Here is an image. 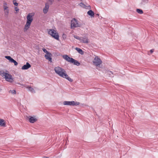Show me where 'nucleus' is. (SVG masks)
I'll use <instances>...</instances> for the list:
<instances>
[{"label": "nucleus", "mask_w": 158, "mask_h": 158, "mask_svg": "<svg viewBox=\"0 0 158 158\" xmlns=\"http://www.w3.org/2000/svg\"><path fill=\"white\" fill-rule=\"evenodd\" d=\"M54 70L55 73L60 77L66 78L70 82L73 81V80L69 76L66 71L62 68L57 66L54 68Z\"/></svg>", "instance_id": "1"}, {"label": "nucleus", "mask_w": 158, "mask_h": 158, "mask_svg": "<svg viewBox=\"0 0 158 158\" xmlns=\"http://www.w3.org/2000/svg\"><path fill=\"white\" fill-rule=\"evenodd\" d=\"M0 75L3 77L6 81L11 83L13 81L12 76L8 73H5L3 71H0Z\"/></svg>", "instance_id": "2"}, {"label": "nucleus", "mask_w": 158, "mask_h": 158, "mask_svg": "<svg viewBox=\"0 0 158 158\" xmlns=\"http://www.w3.org/2000/svg\"><path fill=\"white\" fill-rule=\"evenodd\" d=\"M48 33L56 40L59 39V36L56 31L53 29H50Z\"/></svg>", "instance_id": "3"}, {"label": "nucleus", "mask_w": 158, "mask_h": 158, "mask_svg": "<svg viewBox=\"0 0 158 158\" xmlns=\"http://www.w3.org/2000/svg\"><path fill=\"white\" fill-rule=\"evenodd\" d=\"M71 26L72 28L79 27V24H78V21L75 19L73 18L71 21Z\"/></svg>", "instance_id": "4"}, {"label": "nucleus", "mask_w": 158, "mask_h": 158, "mask_svg": "<svg viewBox=\"0 0 158 158\" xmlns=\"http://www.w3.org/2000/svg\"><path fill=\"white\" fill-rule=\"evenodd\" d=\"M64 105L69 106H77L79 105L80 103L78 102H75L74 101H65L63 102Z\"/></svg>", "instance_id": "5"}, {"label": "nucleus", "mask_w": 158, "mask_h": 158, "mask_svg": "<svg viewBox=\"0 0 158 158\" xmlns=\"http://www.w3.org/2000/svg\"><path fill=\"white\" fill-rule=\"evenodd\" d=\"M93 64L96 66H98L102 63L101 60L98 56H96L93 61Z\"/></svg>", "instance_id": "6"}, {"label": "nucleus", "mask_w": 158, "mask_h": 158, "mask_svg": "<svg viewBox=\"0 0 158 158\" xmlns=\"http://www.w3.org/2000/svg\"><path fill=\"white\" fill-rule=\"evenodd\" d=\"M33 15H32V13H29L28 14L27 16V22L28 23H31L33 20Z\"/></svg>", "instance_id": "7"}, {"label": "nucleus", "mask_w": 158, "mask_h": 158, "mask_svg": "<svg viewBox=\"0 0 158 158\" xmlns=\"http://www.w3.org/2000/svg\"><path fill=\"white\" fill-rule=\"evenodd\" d=\"M62 57L66 60L71 63L72 61L73 60V58L70 57L66 55H63Z\"/></svg>", "instance_id": "8"}, {"label": "nucleus", "mask_w": 158, "mask_h": 158, "mask_svg": "<svg viewBox=\"0 0 158 158\" xmlns=\"http://www.w3.org/2000/svg\"><path fill=\"white\" fill-rule=\"evenodd\" d=\"M27 119H28L29 122L31 123H34L37 121V119L36 118L31 116H27Z\"/></svg>", "instance_id": "9"}, {"label": "nucleus", "mask_w": 158, "mask_h": 158, "mask_svg": "<svg viewBox=\"0 0 158 158\" xmlns=\"http://www.w3.org/2000/svg\"><path fill=\"white\" fill-rule=\"evenodd\" d=\"M80 41L82 43H88L89 42V40L87 37L84 36L81 37Z\"/></svg>", "instance_id": "10"}, {"label": "nucleus", "mask_w": 158, "mask_h": 158, "mask_svg": "<svg viewBox=\"0 0 158 158\" xmlns=\"http://www.w3.org/2000/svg\"><path fill=\"white\" fill-rule=\"evenodd\" d=\"M49 7V4L48 3H46L45 6L43 9V12L44 14H46L48 10Z\"/></svg>", "instance_id": "11"}, {"label": "nucleus", "mask_w": 158, "mask_h": 158, "mask_svg": "<svg viewBox=\"0 0 158 158\" xmlns=\"http://www.w3.org/2000/svg\"><path fill=\"white\" fill-rule=\"evenodd\" d=\"M52 56V54L50 52H49L48 53L45 55V57L46 59L51 62L52 61V58H51Z\"/></svg>", "instance_id": "12"}, {"label": "nucleus", "mask_w": 158, "mask_h": 158, "mask_svg": "<svg viewBox=\"0 0 158 158\" xmlns=\"http://www.w3.org/2000/svg\"><path fill=\"white\" fill-rule=\"evenodd\" d=\"M31 67V65L28 62L26 63V64L23 65L22 67V70L27 69L30 68Z\"/></svg>", "instance_id": "13"}, {"label": "nucleus", "mask_w": 158, "mask_h": 158, "mask_svg": "<svg viewBox=\"0 0 158 158\" xmlns=\"http://www.w3.org/2000/svg\"><path fill=\"white\" fill-rule=\"evenodd\" d=\"M31 24V23H26L24 28V31L25 32L27 31V30L29 28Z\"/></svg>", "instance_id": "14"}, {"label": "nucleus", "mask_w": 158, "mask_h": 158, "mask_svg": "<svg viewBox=\"0 0 158 158\" xmlns=\"http://www.w3.org/2000/svg\"><path fill=\"white\" fill-rule=\"evenodd\" d=\"M73 60L72 61L71 63H73L74 64L77 66H79L80 64V63L77 60L74 59H73Z\"/></svg>", "instance_id": "15"}, {"label": "nucleus", "mask_w": 158, "mask_h": 158, "mask_svg": "<svg viewBox=\"0 0 158 158\" xmlns=\"http://www.w3.org/2000/svg\"><path fill=\"white\" fill-rule=\"evenodd\" d=\"M0 126L2 127H5L6 126V123L3 119H0Z\"/></svg>", "instance_id": "16"}, {"label": "nucleus", "mask_w": 158, "mask_h": 158, "mask_svg": "<svg viewBox=\"0 0 158 158\" xmlns=\"http://www.w3.org/2000/svg\"><path fill=\"white\" fill-rule=\"evenodd\" d=\"M87 14L89 15L91 17H94V12L92 10H89L87 12Z\"/></svg>", "instance_id": "17"}, {"label": "nucleus", "mask_w": 158, "mask_h": 158, "mask_svg": "<svg viewBox=\"0 0 158 158\" xmlns=\"http://www.w3.org/2000/svg\"><path fill=\"white\" fill-rule=\"evenodd\" d=\"M27 88L32 93H35V91L34 90V89L31 87L30 86H28L27 87Z\"/></svg>", "instance_id": "18"}, {"label": "nucleus", "mask_w": 158, "mask_h": 158, "mask_svg": "<svg viewBox=\"0 0 158 158\" xmlns=\"http://www.w3.org/2000/svg\"><path fill=\"white\" fill-rule=\"evenodd\" d=\"M4 9L5 15H7L9 13V10L8 9V7L6 6H4Z\"/></svg>", "instance_id": "19"}, {"label": "nucleus", "mask_w": 158, "mask_h": 158, "mask_svg": "<svg viewBox=\"0 0 158 158\" xmlns=\"http://www.w3.org/2000/svg\"><path fill=\"white\" fill-rule=\"evenodd\" d=\"M75 49L80 54H83V51L80 48H76Z\"/></svg>", "instance_id": "20"}, {"label": "nucleus", "mask_w": 158, "mask_h": 158, "mask_svg": "<svg viewBox=\"0 0 158 158\" xmlns=\"http://www.w3.org/2000/svg\"><path fill=\"white\" fill-rule=\"evenodd\" d=\"M5 58L9 60L10 62H11L13 58H12L10 56H6Z\"/></svg>", "instance_id": "21"}, {"label": "nucleus", "mask_w": 158, "mask_h": 158, "mask_svg": "<svg viewBox=\"0 0 158 158\" xmlns=\"http://www.w3.org/2000/svg\"><path fill=\"white\" fill-rule=\"evenodd\" d=\"M136 11L139 14H142L143 13V10L140 9H136Z\"/></svg>", "instance_id": "22"}, {"label": "nucleus", "mask_w": 158, "mask_h": 158, "mask_svg": "<svg viewBox=\"0 0 158 158\" xmlns=\"http://www.w3.org/2000/svg\"><path fill=\"white\" fill-rule=\"evenodd\" d=\"M11 63H14V65L15 66H16L18 65V63L15 61V60L14 59H13L12 60H11V61L10 62Z\"/></svg>", "instance_id": "23"}, {"label": "nucleus", "mask_w": 158, "mask_h": 158, "mask_svg": "<svg viewBox=\"0 0 158 158\" xmlns=\"http://www.w3.org/2000/svg\"><path fill=\"white\" fill-rule=\"evenodd\" d=\"M148 0H142V2H141V4H144L145 3H148Z\"/></svg>", "instance_id": "24"}, {"label": "nucleus", "mask_w": 158, "mask_h": 158, "mask_svg": "<svg viewBox=\"0 0 158 158\" xmlns=\"http://www.w3.org/2000/svg\"><path fill=\"white\" fill-rule=\"evenodd\" d=\"M12 94H15L16 93V91L15 90H10L9 91V93H10Z\"/></svg>", "instance_id": "25"}, {"label": "nucleus", "mask_w": 158, "mask_h": 158, "mask_svg": "<svg viewBox=\"0 0 158 158\" xmlns=\"http://www.w3.org/2000/svg\"><path fill=\"white\" fill-rule=\"evenodd\" d=\"M74 37L75 39L79 40L80 41L81 37H80L79 36H78L77 35H74Z\"/></svg>", "instance_id": "26"}, {"label": "nucleus", "mask_w": 158, "mask_h": 158, "mask_svg": "<svg viewBox=\"0 0 158 158\" xmlns=\"http://www.w3.org/2000/svg\"><path fill=\"white\" fill-rule=\"evenodd\" d=\"M13 3L16 6H17L18 5V3L16 2V0H13Z\"/></svg>", "instance_id": "27"}, {"label": "nucleus", "mask_w": 158, "mask_h": 158, "mask_svg": "<svg viewBox=\"0 0 158 158\" xmlns=\"http://www.w3.org/2000/svg\"><path fill=\"white\" fill-rule=\"evenodd\" d=\"M42 50L44 51V52L45 53H46V54L47 53H48L49 52L48 51L45 49L44 48H43L42 49Z\"/></svg>", "instance_id": "28"}, {"label": "nucleus", "mask_w": 158, "mask_h": 158, "mask_svg": "<svg viewBox=\"0 0 158 158\" xmlns=\"http://www.w3.org/2000/svg\"><path fill=\"white\" fill-rule=\"evenodd\" d=\"M107 74L109 75H111V74H113V73L111 71H108L107 72Z\"/></svg>", "instance_id": "29"}, {"label": "nucleus", "mask_w": 158, "mask_h": 158, "mask_svg": "<svg viewBox=\"0 0 158 158\" xmlns=\"http://www.w3.org/2000/svg\"><path fill=\"white\" fill-rule=\"evenodd\" d=\"M15 10L16 11V12L17 13V12L19 11V9L17 7H15Z\"/></svg>", "instance_id": "30"}, {"label": "nucleus", "mask_w": 158, "mask_h": 158, "mask_svg": "<svg viewBox=\"0 0 158 158\" xmlns=\"http://www.w3.org/2000/svg\"><path fill=\"white\" fill-rule=\"evenodd\" d=\"M154 51V49H152L150 50V52L151 53H152V52H153Z\"/></svg>", "instance_id": "31"}, {"label": "nucleus", "mask_w": 158, "mask_h": 158, "mask_svg": "<svg viewBox=\"0 0 158 158\" xmlns=\"http://www.w3.org/2000/svg\"><path fill=\"white\" fill-rule=\"evenodd\" d=\"M43 158H49L47 156H44Z\"/></svg>", "instance_id": "32"}, {"label": "nucleus", "mask_w": 158, "mask_h": 158, "mask_svg": "<svg viewBox=\"0 0 158 158\" xmlns=\"http://www.w3.org/2000/svg\"><path fill=\"white\" fill-rule=\"evenodd\" d=\"M96 15H97L98 16L99 15V14H97Z\"/></svg>", "instance_id": "33"}, {"label": "nucleus", "mask_w": 158, "mask_h": 158, "mask_svg": "<svg viewBox=\"0 0 158 158\" xmlns=\"http://www.w3.org/2000/svg\"><path fill=\"white\" fill-rule=\"evenodd\" d=\"M148 55H150V54L148 53Z\"/></svg>", "instance_id": "34"}]
</instances>
